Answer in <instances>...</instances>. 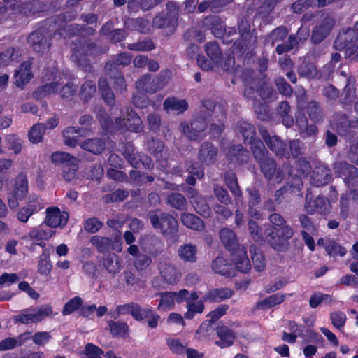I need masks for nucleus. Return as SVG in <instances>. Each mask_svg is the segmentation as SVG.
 <instances>
[{
  "instance_id": "412c9836",
  "label": "nucleus",
  "mask_w": 358,
  "mask_h": 358,
  "mask_svg": "<svg viewBox=\"0 0 358 358\" xmlns=\"http://www.w3.org/2000/svg\"><path fill=\"white\" fill-rule=\"evenodd\" d=\"M260 132L265 143L276 155L281 157L287 155L285 145L281 142L278 137L275 136H270L269 134L262 129H260Z\"/></svg>"
},
{
  "instance_id": "393cba45",
  "label": "nucleus",
  "mask_w": 358,
  "mask_h": 358,
  "mask_svg": "<svg viewBox=\"0 0 358 358\" xmlns=\"http://www.w3.org/2000/svg\"><path fill=\"white\" fill-rule=\"evenodd\" d=\"M163 108L167 113H173L180 115L187 110L188 103L185 99L169 97L164 101Z\"/></svg>"
},
{
  "instance_id": "c9c22d12",
  "label": "nucleus",
  "mask_w": 358,
  "mask_h": 358,
  "mask_svg": "<svg viewBox=\"0 0 358 358\" xmlns=\"http://www.w3.org/2000/svg\"><path fill=\"white\" fill-rule=\"evenodd\" d=\"M334 1V0H297L292 4V7L295 13H300L303 10V9H306L309 6H324Z\"/></svg>"
},
{
  "instance_id": "c85d7f7f",
  "label": "nucleus",
  "mask_w": 358,
  "mask_h": 358,
  "mask_svg": "<svg viewBox=\"0 0 358 358\" xmlns=\"http://www.w3.org/2000/svg\"><path fill=\"white\" fill-rule=\"evenodd\" d=\"M217 334L220 338L216 341V344L221 348H226L232 345L235 336L234 333L225 326L220 327L217 329Z\"/></svg>"
},
{
  "instance_id": "4d7b16f0",
  "label": "nucleus",
  "mask_w": 358,
  "mask_h": 358,
  "mask_svg": "<svg viewBox=\"0 0 358 358\" xmlns=\"http://www.w3.org/2000/svg\"><path fill=\"white\" fill-rule=\"evenodd\" d=\"M261 170L264 174L265 177L271 178L275 171V164L273 160L271 158H265L264 160L259 162Z\"/></svg>"
},
{
  "instance_id": "20e7f679",
  "label": "nucleus",
  "mask_w": 358,
  "mask_h": 358,
  "mask_svg": "<svg viewBox=\"0 0 358 358\" xmlns=\"http://www.w3.org/2000/svg\"><path fill=\"white\" fill-rule=\"evenodd\" d=\"M115 127L120 129H126L134 132H139L143 129V123L139 116L132 110L127 108L122 112L120 117L115 119Z\"/></svg>"
},
{
  "instance_id": "0e129e2a",
  "label": "nucleus",
  "mask_w": 358,
  "mask_h": 358,
  "mask_svg": "<svg viewBox=\"0 0 358 358\" xmlns=\"http://www.w3.org/2000/svg\"><path fill=\"white\" fill-rule=\"evenodd\" d=\"M307 112L308 115L314 122H319L322 120L321 110L317 102L310 101L308 104Z\"/></svg>"
},
{
  "instance_id": "37998d69",
  "label": "nucleus",
  "mask_w": 358,
  "mask_h": 358,
  "mask_svg": "<svg viewBox=\"0 0 358 358\" xmlns=\"http://www.w3.org/2000/svg\"><path fill=\"white\" fill-rule=\"evenodd\" d=\"M160 296V302L158 305V310L168 311L174 308L175 299L172 292H166L159 294Z\"/></svg>"
},
{
  "instance_id": "e2e57ef3",
  "label": "nucleus",
  "mask_w": 358,
  "mask_h": 358,
  "mask_svg": "<svg viewBox=\"0 0 358 358\" xmlns=\"http://www.w3.org/2000/svg\"><path fill=\"white\" fill-rule=\"evenodd\" d=\"M99 89L106 103L108 105L114 101V94L108 87V83L105 79H101L99 83Z\"/></svg>"
},
{
  "instance_id": "bf43d9fd",
  "label": "nucleus",
  "mask_w": 358,
  "mask_h": 358,
  "mask_svg": "<svg viewBox=\"0 0 358 358\" xmlns=\"http://www.w3.org/2000/svg\"><path fill=\"white\" fill-rule=\"evenodd\" d=\"M187 170L192 176H189L187 178L186 181L189 185H194L196 183V178L194 176H196L197 178H202L204 175V172L202 168L196 167L194 164H187Z\"/></svg>"
},
{
  "instance_id": "a878e982",
  "label": "nucleus",
  "mask_w": 358,
  "mask_h": 358,
  "mask_svg": "<svg viewBox=\"0 0 358 358\" xmlns=\"http://www.w3.org/2000/svg\"><path fill=\"white\" fill-rule=\"evenodd\" d=\"M159 269L162 277L169 284L176 283L180 278L181 275L176 268L169 263L161 262Z\"/></svg>"
},
{
  "instance_id": "338daca9",
  "label": "nucleus",
  "mask_w": 358,
  "mask_h": 358,
  "mask_svg": "<svg viewBox=\"0 0 358 358\" xmlns=\"http://www.w3.org/2000/svg\"><path fill=\"white\" fill-rule=\"evenodd\" d=\"M152 262L151 258L145 254H140L134 260V265L138 271L146 269Z\"/></svg>"
},
{
  "instance_id": "1a4fd4ad",
  "label": "nucleus",
  "mask_w": 358,
  "mask_h": 358,
  "mask_svg": "<svg viewBox=\"0 0 358 358\" xmlns=\"http://www.w3.org/2000/svg\"><path fill=\"white\" fill-rule=\"evenodd\" d=\"M52 79V81L48 83L41 87H39L34 93V96L36 99H41L48 96H50L56 93L58 90V87L61 85L62 77L60 73L57 70H54L51 72L50 78H47V80Z\"/></svg>"
},
{
  "instance_id": "6e6552de",
  "label": "nucleus",
  "mask_w": 358,
  "mask_h": 358,
  "mask_svg": "<svg viewBox=\"0 0 358 358\" xmlns=\"http://www.w3.org/2000/svg\"><path fill=\"white\" fill-rule=\"evenodd\" d=\"M183 134L190 140H198L203 137V131L206 127V122L203 118L195 119L190 125L187 122L180 124Z\"/></svg>"
},
{
  "instance_id": "cd10ccee",
  "label": "nucleus",
  "mask_w": 358,
  "mask_h": 358,
  "mask_svg": "<svg viewBox=\"0 0 358 358\" xmlns=\"http://www.w3.org/2000/svg\"><path fill=\"white\" fill-rule=\"evenodd\" d=\"M335 171L340 176L344 177V180L347 182L350 178L358 176V169L352 165L345 162H338L334 166Z\"/></svg>"
},
{
  "instance_id": "bb28decb",
  "label": "nucleus",
  "mask_w": 358,
  "mask_h": 358,
  "mask_svg": "<svg viewBox=\"0 0 358 358\" xmlns=\"http://www.w3.org/2000/svg\"><path fill=\"white\" fill-rule=\"evenodd\" d=\"M220 239L224 246L229 250H235L239 248L236 234L231 229L224 228L220 232Z\"/></svg>"
},
{
  "instance_id": "6e6d98bb",
  "label": "nucleus",
  "mask_w": 358,
  "mask_h": 358,
  "mask_svg": "<svg viewBox=\"0 0 358 358\" xmlns=\"http://www.w3.org/2000/svg\"><path fill=\"white\" fill-rule=\"evenodd\" d=\"M131 62V57L127 53H122L117 56L113 63H108L106 65V70L111 71L113 69L117 71L119 66L128 65Z\"/></svg>"
},
{
  "instance_id": "c756f323",
  "label": "nucleus",
  "mask_w": 358,
  "mask_h": 358,
  "mask_svg": "<svg viewBox=\"0 0 358 358\" xmlns=\"http://www.w3.org/2000/svg\"><path fill=\"white\" fill-rule=\"evenodd\" d=\"M38 272L43 276H48L52 269L50 253L48 250H44L38 257Z\"/></svg>"
},
{
  "instance_id": "7c9ffc66",
  "label": "nucleus",
  "mask_w": 358,
  "mask_h": 358,
  "mask_svg": "<svg viewBox=\"0 0 358 358\" xmlns=\"http://www.w3.org/2000/svg\"><path fill=\"white\" fill-rule=\"evenodd\" d=\"M232 291L228 288H219L210 290L204 296L205 301L220 302L222 300L229 299L232 296Z\"/></svg>"
},
{
  "instance_id": "4be33fe9",
  "label": "nucleus",
  "mask_w": 358,
  "mask_h": 358,
  "mask_svg": "<svg viewBox=\"0 0 358 358\" xmlns=\"http://www.w3.org/2000/svg\"><path fill=\"white\" fill-rule=\"evenodd\" d=\"M260 132L265 143L276 155L281 157L287 155L285 145L281 142L278 137L275 136H270L269 134L262 129H260Z\"/></svg>"
},
{
  "instance_id": "a19ab883",
  "label": "nucleus",
  "mask_w": 358,
  "mask_h": 358,
  "mask_svg": "<svg viewBox=\"0 0 358 358\" xmlns=\"http://www.w3.org/2000/svg\"><path fill=\"white\" fill-rule=\"evenodd\" d=\"M296 121L301 132L305 136H311L317 134V127L314 124H308V120L303 115L299 114L296 117Z\"/></svg>"
},
{
  "instance_id": "a18cd8bd",
  "label": "nucleus",
  "mask_w": 358,
  "mask_h": 358,
  "mask_svg": "<svg viewBox=\"0 0 358 358\" xmlns=\"http://www.w3.org/2000/svg\"><path fill=\"white\" fill-rule=\"evenodd\" d=\"M103 264L110 273H116L121 268L120 261L117 255L114 253L109 254L104 259Z\"/></svg>"
},
{
  "instance_id": "680f3d73",
  "label": "nucleus",
  "mask_w": 358,
  "mask_h": 358,
  "mask_svg": "<svg viewBox=\"0 0 358 358\" xmlns=\"http://www.w3.org/2000/svg\"><path fill=\"white\" fill-rule=\"evenodd\" d=\"M322 301L331 303V296L329 294H324L320 292L315 293L310 296L309 305L312 308H317Z\"/></svg>"
},
{
  "instance_id": "c03bdc74",
  "label": "nucleus",
  "mask_w": 358,
  "mask_h": 358,
  "mask_svg": "<svg viewBox=\"0 0 358 358\" xmlns=\"http://www.w3.org/2000/svg\"><path fill=\"white\" fill-rule=\"evenodd\" d=\"M250 144L254 157L259 163L264 160L265 158H268L265 147L262 141L256 139Z\"/></svg>"
},
{
  "instance_id": "5701e85b",
  "label": "nucleus",
  "mask_w": 358,
  "mask_h": 358,
  "mask_svg": "<svg viewBox=\"0 0 358 358\" xmlns=\"http://www.w3.org/2000/svg\"><path fill=\"white\" fill-rule=\"evenodd\" d=\"M188 196L190 199V202L198 213L203 217H208L210 215V207L205 203L204 199L199 196L195 189L189 188L188 190Z\"/></svg>"
},
{
  "instance_id": "864d4df0",
  "label": "nucleus",
  "mask_w": 358,
  "mask_h": 358,
  "mask_svg": "<svg viewBox=\"0 0 358 358\" xmlns=\"http://www.w3.org/2000/svg\"><path fill=\"white\" fill-rule=\"evenodd\" d=\"M45 132V127L42 124H34L29 131V138L33 143H37L42 141Z\"/></svg>"
},
{
  "instance_id": "79ce46f5",
  "label": "nucleus",
  "mask_w": 358,
  "mask_h": 358,
  "mask_svg": "<svg viewBox=\"0 0 358 358\" xmlns=\"http://www.w3.org/2000/svg\"><path fill=\"white\" fill-rule=\"evenodd\" d=\"M108 327L110 332L115 337H125L128 334L129 327L126 322L110 321Z\"/></svg>"
},
{
  "instance_id": "3c124183",
  "label": "nucleus",
  "mask_w": 358,
  "mask_h": 358,
  "mask_svg": "<svg viewBox=\"0 0 358 358\" xmlns=\"http://www.w3.org/2000/svg\"><path fill=\"white\" fill-rule=\"evenodd\" d=\"M168 203L173 208L184 210L187 206L185 198L178 193H172L168 196Z\"/></svg>"
},
{
  "instance_id": "dca6fc26",
  "label": "nucleus",
  "mask_w": 358,
  "mask_h": 358,
  "mask_svg": "<svg viewBox=\"0 0 358 358\" xmlns=\"http://www.w3.org/2000/svg\"><path fill=\"white\" fill-rule=\"evenodd\" d=\"M28 42L36 52H44L50 45L49 36L41 31H35L28 37Z\"/></svg>"
},
{
  "instance_id": "f3484780",
  "label": "nucleus",
  "mask_w": 358,
  "mask_h": 358,
  "mask_svg": "<svg viewBox=\"0 0 358 358\" xmlns=\"http://www.w3.org/2000/svg\"><path fill=\"white\" fill-rule=\"evenodd\" d=\"M218 150L210 143H203L199 151L198 158L200 162L205 165H210L215 162Z\"/></svg>"
},
{
  "instance_id": "49530a36",
  "label": "nucleus",
  "mask_w": 358,
  "mask_h": 358,
  "mask_svg": "<svg viewBox=\"0 0 358 358\" xmlns=\"http://www.w3.org/2000/svg\"><path fill=\"white\" fill-rule=\"evenodd\" d=\"M205 51L214 64H218L222 58L218 45L215 42L208 43L205 45Z\"/></svg>"
},
{
  "instance_id": "09e8293b",
  "label": "nucleus",
  "mask_w": 358,
  "mask_h": 358,
  "mask_svg": "<svg viewBox=\"0 0 358 358\" xmlns=\"http://www.w3.org/2000/svg\"><path fill=\"white\" fill-rule=\"evenodd\" d=\"M172 292L173 295L174 296L175 302L177 303H181L184 301H186L187 305L188 301L197 300L199 298V296L197 295L196 292H189V291H187V289H181L178 292Z\"/></svg>"
},
{
  "instance_id": "aec40b11",
  "label": "nucleus",
  "mask_w": 358,
  "mask_h": 358,
  "mask_svg": "<svg viewBox=\"0 0 358 358\" xmlns=\"http://www.w3.org/2000/svg\"><path fill=\"white\" fill-rule=\"evenodd\" d=\"M260 132L265 143L276 155L281 157L287 155L285 145L281 142L278 137L275 136H270L269 134L262 129H260Z\"/></svg>"
},
{
  "instance_id": "9d476101",
  "label": "nucleus",
  "mask_w": 358,
  "mask_h": 358,
  "mask_svg": "<svg viewBox=\"0 0 358 358\" xmlns=\"http://www.w3.org/2000/svg\"><path fill=\"white\" fill-rule=\"evenodd\" d=\"M69 215L64 211H61L57 207L48 208L45 223L51 227H63L67 223Z\"/></svg>"
},
{
  "instance_id": "ea45409f",
  "label": "nucleus",
  "mask_w": 358,
  "mask_h": 358,
  "mask_svg": "<svg viewBox=\"0 0 358 358\" xmlns=\"http://www.w3.org/2000/svg\"><path fill=\"white\" fill-rule=\"evenodd\" d=\"M80 147L88 152L98 155L104 150L105 143L99 138H92L83 142Z\"/></svg>"
},
{
  "instance_id": "f704fd0d",
  "label": "nucleus",
  "mask_w": 358,
  "mask_h": 358,
  "mask_svg": "<svg viewBox=\"0 0 358 358\" xmlns=\"http://www.w3.org/2000/svg\"><path fill=\"white\" fill-rule=\"evenodd\" d=\"M84 135L85 131L83 130L76 129L74 127H68L63 132L64 143L68 146L75 147L78 144V138Z\"/></svg>"
},
{
  "instance_id": "f257e3e1",
  "label": "nucleus",
  "mask_w": 358,
  "mask_h": 358,
  "mask_svg": "<svg viewBox=\"0 0 358 358\" xmlns=\"http://www.w3.org/2000/svg\"><path fill=\"white\" fill-rule=\"evenodd\" d=\"M57 313H54L49 304L22 310L20 313L13 317L15 322L22 324L38 323L46 317H53Z\"/></svg>"
},
{
  "instance_id": "b1692460",
  "label": "nucleus",
  "mask_w": 358,
  "mask_h": 358,
  "mask_svg": "<svg viewBox=\"0 0 358 358\" xmlns=\"http://www.w3.org/2000/svg\"><path fill=\"white\" fill-rule=\"evenodd\" d=\"M334 20L330 17L325 18L319 25L316 26L312 34V40L315 43L321 42L327 37L334 26Z\"/></svg>"
},
{
  "instance_id": "2f4dec72",
  "label": "nucleus",
  "mask_w": 358,
  "mask_h": 358,
  "mask_svg": "<svg viewBox=\"0 0 358 358\" xmlns=\"http://www.w3.org/2000/svg\"><path fill=\"white\" fill-rule=\"evenodd\" d=\"M353 122H351L345 115L336 113L332 117L330 124L333 129H336L338 133L342 134L346 129L352 127Z\"/></svg>"
},
{
  "instance_id": "5fc2aeb1",
  "label": "nucleus",
  "mask_w": 358,
  "mask_h": 358,
  "mask_svg": "<svg viewBox=\"0 0 358 358\" xmlns=\"http://www.w3.org/2000/svg\"><path fill=\"white\" fill-rule=\"evenodd\" d=\"M325 248L330 256L340 255L343 257L347 253V250L345 248L331 240L327 241Z\"/></svg>"
},
{
  "instance_id": "8fccbe9b",
  "label": "nucleus",
  "mask_w": 358,
  "mask_h": 358,
  "mask_svg": "<svg viewBox=\"0 0 358 358\" xmlns=\"http://www.w3.org/2000/svg\"><path fill=\"white\" fill-rule=\"evenodd\" d=\"M195 301H188V304L187 305V311L185 314L186 319H192L196 313H201L203 311L204 306L203 302H195Z\"/></svg>"
},
{
  "instance_id": "9b49d317",
  "label": "nucleus",
  "mask_w": 358,
  "mask_h": 358,
  "mask_svg": "<svg viewBox=\"0 0 358 358\" xmlns=\"http://www.w3.org/2000/svg\"><path fill=\"white\" fill-rule=\"evenodd\" d=\"M123 155L130 164L134 167H140L141 165H142L150 169L153 166L151 159L148 156L140 153H138L136 155L131 145H129L125 148L123 151Z\"/></svg>"
},
{
  "instance_id": "4c0bfd02",
  "label": "nucleus",
  "mask_w": 358,
  "mask_h": 358,
  "mask_svg": "<svg viewBox=\"0 0 358 358\" xmlns=\"http://www.w3.org/2000/svg\"><path fill=\"white\" fill-rule=\"evenodd\" d=\"M236 127L238 131L242 134L245 143H250L256 140L255 128L250 123L240 120L238 122Z\"/></svg>"
},
{
  "instance_id": "13d9d810",
  "label": "nucleus",
  "mask_w": 358,
  "mask_h": 358,
  "mask_svg": "<svg viewBox=\"0 0 358 358\" xmlns=\"http://www.w3.org/2000/svg\"><path fill=\"white\" fill-rule=\"evenodd\" d=\"M76 157L64 152H55L51 155V159L53 163L62 164V166L69 164L73 160H76Z\"/></svg>"
},
{
  "instance_id": "052dcab7",
  "label": "nucleus",
  "mask_w": 358,
  "mask_h": 358,
  "mask_svg": "<svg viewBox=\"0 0 358 358\" xmlns=\"http://www.w3.org/2000/svg\"><path fill=\"white\" fill-rule=\"evenodd\" d=\"M91 243L96 247L99 251L104 252L107 250L111 244V241L107 237L94 236L91 238Z\"/></svg>"
},
{
  "instance_id": "6ab92c4d",
  "label": "nucleus",
  "mask_w": 358,
  "mask_h": 358,
  "mask_svg": "<svg viewBox=\"0 0 358 358\" xmlns=\"http://www.w3.org/2000/svg\"><path fill=\"white\" fill-rule=\"evenodd\" d=\"M311 183L317 187L325 185L331 180V170L325 165H319L311 174Z\"/></svg>"
},
{
  "instance_id": "473e14b6",
  "label": "nucleus",
  "mask_w": 358,
  "mask_h": 358,
  "mask_svg": "<svg viewBox=\"0 0 358 358\" xmlns=\"http://www.w3.org/2000/svg\"><path fill=\"white\" fill-rule=\"evenodd\" d=\"M179 257L185 262H195L197 259V250L192 244L181 245L178 251Z\"/></svg>"
},
{
  "instance_id": "4468645a",
  "label": "nucleus",
  "mask_w": 358,
  "mask_h": 358,
  "mask_svg": "<svg viewBox=\"0 0 358 358\" xmlns=\"http://www.w3.org/2000/svg\"><path fill=\"white\" fill-rule=\"evenodd\" d=\"M43 208V204L38 197H33L24 206L21 208L17 213V219L23 223L27 222L29 217Z\"/></svg>"
},
{
  "instance_id": "e433bc0d",
  "label": "nucleus",
  "mask_w": 358,
  "mask_h": 358,
  "mask_svg": "<svg viewBox=\"0 0 358 358\" xmlns=\"http://www.w3.org/2000/svg\"><path fill=\"white\" fill-rule=\"evenodd\" d=\"M181 221L185 227L194 230L201 231L204 228L203 221L191 213H182L181 215Z\"/></svg>"
},
{
  "instance_id": "58836bf2",
  "label": "nucleus",
  "mask_w": 358,
  "mask_h": 358,
  "mask_svg": "<svg viewBox=\"0 0 358 358\" xmlns=\"http://www.w3.org/2000/svg\"><path fill=\"white\" fill-rule=\"evenodd\" d=\"M19 50L15 48L10 47L5 51L0 53V68L6 67L15 62H17Z\"/></svg>"
},
{
  "instance_id": "7ed1b4c3",
  "label": "nucleus",
  "mask_w": 358,
  "mask_h": 358,
  "mask_svg": "<svg viewBox=\"0 0 358 358\" xmlns=\"http://www.w3.org/2000/svg\"><path fill=\"white\" fill-rule=\"evenodd\" d=\"M149 217L155 229H159L164 235H172L177 232L178 222L176 219L159 210L150 212Z\"/></svg>"
},
{
  "instance_id": "72a5a7b5",
  "label": "nucleus",
  "mask_w": 358,
  "mask_h": 358,
  "mask_svg": "<svg viewBox=\"0 0 358 358\" xmlns=\"http://www.w3.org/2000/svg\"><path fill=\"white\" fill-rule=\"evenodd\" d=\"M212 268L215 273L228 277L232 275L234 273L232 265L227 263L224 258L220 257H217L213 262Z\"/></svg>"
},
{
  "instance_id": "774afa93",
  "label": "nucleus",
  "mask_w": 358,
  "mask_h": 358,
  "mask_svg": "<svg viewBox=\"0 0 358 358\" xmlns=\"http://www.w3.org/2000/svg\"><path fill=\"white\" fill-rule=\"evenodd\" d=\"M81 304L82 299L78 296H76L70 299L67 303H65L62 310V314L64 315H67L72 313L76 310H77L81 306Z\"/></svg>"
},
{
  "instance_id": "2eb2a0df",
  "label": "nucleus",
  "mask_w": 358,
  "mask_h": 358,
  "mask_svg": "<svg viewBox=\"0 0 358 358\" xmlns=\"http://www.w3.org/2000/svg\"><path fill=\"white\" fill-rule=\"evenodd\" d=\"M31 63L30 61H25L21 64L18 69L14 73V84L16 87L22 88L33 77L31 71Z\"/></svg>"
},
{
  "instance_id": "39448f33",
  "label": "nucleus",
  "mask_w": 358,
  "mask_h": 358,
  "mask_svg": "<svg viewBox=\"0 0 358 358\" xmlns=\"http://www.w3.org/2000/svg\"><path fill=\"white\" fill-rule=\"evenodd\" d=\"M28 193V181L24 175L20 174L17 176L13 189L8 193V203L11 209H15L19 206V201H22Z\"/></svg>"
},
{
  "instance_id": "de8ad7c7",
  "label": "nucleus",
  "mask_w": 358,
  "mask_h": 358,
  "mask_svg": "<svg viewBox=\"0 0 358 358\" xmlns=\"http://www.w3.org/2000/svg\"><path fill=\"white\" fill-rule=\"evenodd\" d=\"M78 160L76 158V160H73L69 164L63 165L62 176L64 178V180L67 181H71L73 178H75L78 169Z\"/></svg>"
},
{
  "instance_id": "f03ea898",
  "label": "nucleus",
  "mask_w": 358,
  "mask_h": 358,
  "mask_svg": "<svg viewBox=\"0 0 358 358\" xmlns=\"http://www.w3.org/2000/svg\"><path fill=\"white\" fill-rule=\"evenodd\" d=\"M293 229L286 224L275 231L268 228L265 232L266 238L269 244L278 251H282L287 248L288 240L293 236Z\"/></svg>"
},
{
  "instance_id": "f8f14e48",
  "label": "nucleus",
  "mask_w": 358,
  "mask_h": 358,
  "mask_svg": "<svg viewBox=\"0 0 358 358\" xmlns=\"http://www.w3.org/2000/svg\"><path fill=\"white\" fill-rule=\"evenodd\" d=\"M358 40L356 30L348 29L346 31L340 33L334 43V46L336 50H343L347 48L354 51L355 47L352 44Z\"/></svg>"
},
{
  "instance_id": "ddd939ff",
  "label": "nucleus",
  "mask_w": 358,
  "mask_h": 358,
  "mask_svg": "<svg viewBox=\"0 0 358 358\" xmlns=\"http://www.w3.org/2000/svg\"><path fill=\"white\" fill-rule=\"evenodd\" d=\"M166 83L160 78L152 80L150 75H145L136 83V88L139 92L153 93L162 89Z\"/></svg>"
},
{
  "instance_id": "69168bd1",
  "label": "nucleus",
  "mask_w": 358,
  "mask_h": 358,
  "mask_svg": "<svg viewBox=\"0 0 358 358\" xmlns=\"http://www.w3.org/2000/svg\"><path fill=\"white\" fill-rule=\"evenodd\" d=\"M226 183L231 192L235 196H239L241 194L240 187L238 185L236 176L234 173H228L225 176Z\"/></svg>"
},
{
  "instance_id": "423d86ee",
  "label": "nucleus",
  "mask_w": 358,
  "mask_h": 358,
  "mask_svg": "<svg viewBox=\"0 0 358 358\" xmlns=\"http://www.w3.org/2000/svg\"><path fill=\"white\" fill-rule=\"evenodd\" d=\"M168 13L166 16L158 15L153 19V24L158 28H167L169 32H173L178 22V8L176 3L167 4Z\"/></svg>"
},
{
  "instance_id": "a211bd4d",
  "label": "nucleus",
  "mask_w": 358,
  "mask_h": 358,
  "mask_svg": "<svg viewBox=\"0 0 358 358\" xmlns=\"http://www.w3.org/2000/svg\"><path fill=\"white\" fill-rule=\"evenodd\" d=\"M232 260L236 268L243 273H246L251 268L250 262L247 256L245 247L240 246L233 250Z\"/></svg>"
},
{
  "instance_id": "0eeeda50",
  "label": "nucleus",
  "mask_w": 358,
  "mask_h": 358,
  "mask_svg": "<svg viewBox=\"0 0 358 358\" xmlns=\"http://www.w3.org/2000/svg\"><path fill=\"white\" fill-rule=\"evenodd\" d=\"M304 208L310 214L317 213L326 215L330 213L331 205L329 199L324 196H318L313 197L310 194H307Z\"/></svg>"
},
{
  "instance_id": "603ef678",
  "label": "nucleus",
  "mask_w": 358,
  "mask_h": 358,
  "mask_svg": "<svg viewBox=\"0 0 358 358\" xmlns=\"http://www.w3.org/2000/svg\"><path fill=\"white\" fill-rule=\"evenodd\" d=\"M96 92V85L92 81L85 82L81 87L80 96L84 101H87Z\"/></svg>"
}]
</instances>
